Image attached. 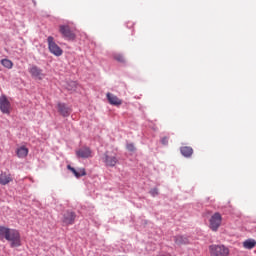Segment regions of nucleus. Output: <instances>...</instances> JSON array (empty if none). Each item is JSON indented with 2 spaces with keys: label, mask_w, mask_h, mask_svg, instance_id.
Wrapping results in <instances>:
<instances>
[{
  "label": "nucleus",
  "mask_w": 256,
  "mask_h": 256,
  "mask_svg": "<svg viewBox=\"0 0 256 256\" xmlns=\"http://www.w3.org/2000/svg\"><path fill=\"white\" fill-rule=\"evenodd\" d=\"M6 241H9L10 247H21V234L16 229H10Z\"/></svg>",
  "instance_id": "f257e3e1"
},
{
  "label": "nucleus",
  "mask_w": 256,
  "mask_h": 256,
  "mask_svg": "<svg viewBox=\"0 0 256 256\" xmlns=\"http://www.w3.org/2000/svg\"><path fill=\"white\" fill-rule=\"evenodd\" d=\"M59 33H61L62 37L67 39V41H75V39H77L75 32L67 24L59 26Z\"/></svg>",
  "instance_id": "f03ea898"
},
{
  "label": "nucleus",
  "mask_w": 256,
  "mask_h": 256,
  "mask_svg": "<svg viewBox=\"0 0 256 256\" xmlns=\"http://www.w3.org/2000/svg\"><path fill=\"white\" fill-rule=\"evenodd\" d=\"M47 43H48V49L52 55H55V57H61L63 55V49L57 45L55 42V38L53 36H49L47 38Z\"/></svg>",
  "instance_id": "7ed1b4c3"
},
{
  "label": "nucleus",
  "mask_w": 256,
  "mask_h": 256,
  "mask_svg": "<svg viewBox=\"0 0 256 256\" xmlns=\"http://www.w3.org/2000/svg\"><path fill=\"white\" fill-rule=\"evenodd\" d=\"M210 256H229V248L224 245H210Z\"/></svg>",
  "instance_id": "20e7f679"
},
{
  "label": "nucleus",
  "mask_w": 256,
  "mask_h": 256,
  "mask_svg": "<svg viewBox=\"0 0 256 256\" xmlns=\"http://www.w3.org/2000/svg\"><path fill=\"white\" fill-rule=\"evenodd\" d=\"M12 109L13 108L11 107V102L9 101V99H7V96L5 95L0 96L1 113H3L4 115H11Z\"/></svg>",
  "instance_id": "39448f33"
},
{
  "label": "nucleus",
  "mask_w": 256,
  "mask_h": 256,
  "mask_svg": "<svg viewBox=\"0 0 256 256\" xmlns=\"http://www.w3.org/2000/svg\"><path fill=\"white\" fill-rule=\"evenodd\" d=\"M223 221V217L219 212L214 213L210 218V229L212 231H218L219 227H221V222Z\"/></svg>",
  "instance_id": "423d86ee"
},
{
  "label": "nucleus",
  "mask_w": 256,
  "mask_h": 256,
  "mask_svg": "<svg viewBox=\"0 0 256 256\" xmlns=\"http://www.w3.org/2000/svg\"><path fill=\"white\" fill-rule=\"evenodd\" d=\"M75 219H77V214L73 211H66L63 214L62 223L64 225H73L75 223Z\"/></svg>",
  "instance_id": "0eeeda50"
},
{
  "label": "nucleus",
  "mask_w": 256,
  "mask_h": 256,
  "mask_svg": "<svg viewBox=\"0 0 256 256\" xmlns=\"http://www.w3.org/2000/svg\"><path fill=\"white\" fill-rule=\"evenodd\" d=\"M106 167H115L117 163H119V160L117 159V155H111L109 152H106L104 154V159H103Z\"/></svg>",
  "instance_id": "6e6552de"
},
{
  "label": "nucleus",
  "mask_w": 256,
  "mask_h": 256,
  "mask_svg": "<svg viewBox=\"0 0 256 256\" xmlns=\"http://www.w3.org/2000/svg\"><path fill=\"white\" fill-rule=\"evenodd\" d=\"M29 73L31 77H33L34 79H39V81H41L43 77H45V74H43V70L35 65L29 69Z\"/></svg>",
  "instance_id": "1a4fd4ad"
},
{
  "label": "nucleus",
  "mask_w": 256,
  "mask_h": 256,
  "mask_svg": "<svg viewBox=\"0 0 256 256\" xmlns=\"http://www.w3.org/2000/svg\"><path fill=\"white\" fill-rule=\"evenodd\" d=\"M92 153L89 147H83L76 151V155L80 159H89V157H93Z\"/></svg>",
  "instance_id": "9d476101"
},
{
  "label": "nucleus",
  "mask_w": 256,
  "mask_h": 256,
  "mask_svg": "<svg viewBox=\"0 0 256 256\" xmlns=\"http://www.w3.org/2000/svg\"><path fill=\"white\" fill-rule=\"evenodd\" d=\"M106 97H107L109 104L114 105V107H119V106L123 105V100L119 99V97H117L115 94L108 92L106 94Z\"/></svg>",
  "instance_id": "9b49d317"
},
{
  "label": "nucleus",
  "mask_w": 256,
  "mask_h": 256,
  "mask_svg": "<svg viewBox=\"0 0 256 256\" xmlns=\"http://www.w3.org/2000/svg\"><path fill=\"white\" fill-rule=\"evenodd\" d=\"M57 110L62 117H69L71 115V108L67 104L59 102L57 104Z\"/></svg>",
  "instance_id": "f8f14e48"
},
{
  "label": "nucleus",
  "mask_w": 256,
  "mask_h": 256,
  "mask_svg": "<svg viewBox=\"0 0 256 256\" xmlns=\"http://www.w3.org/2000/svg\"><path fill=\"white\" fill-rule=\"evenodd\" d=\"M9 183H13V175L7 172L0 173V185H9Z\"/></svg>",
  "instance_id": "ddd939ff"
},
{
  "label": "nucleus",
  "mask_w": 256,
  "mask_h": 256,
  "mask_svg": "<svg viewBox=\"0 0 256 256\" xmlns=\"http://www.w3.org/2000/svg\"><path fill=\"white\" fill-rule=\"evenodd\" d=\"M67 169H69V171H71L77 179H79V177H85V175H87V171L85 170V168H78V170H76L75 168L71 167V165H68Z\"/></svg>",
  "instance_id": "4468645a"
},
{
  "label": "nucleus",
  "mask_w": 256,
  "mask_h": 256,
  "mask_svg": "<svg viewBox=\"0 0 256 256\" xmlns=\"http://www.w3.org/2000/svg\"><path fill=\"white\" fill-rule=\"evenodd\" d=\"M16 154H17V157H19V159H25V157H27V155H29V148H27L25 146H21V147L17 148Z\"/></svg>",
  "instance_id": "2eb2a0df"
},
{
  "label": "nucleus",
  "mask_w": 256,
  "mask_h": 256,
  "mask_svg": "<svg viewBox=\"0 0 256 256\" xmlns=\"http://www.w3.org/2000/svg\"><path fill=\"white\" fill-rule=\"evenodd\" d=\"M242 245H243L244 249H248V250L255 249L256 240L249 238V239L245 240Z\"/></svg>",
  "instance_id": "dca6fc26"
},
{
  "label": "nucleus",
  "mask_w": 256,
  "mask_h": 256,
  "mask_svg": "<svg viewBox=\"0 0 256 256\" xmlns=\"http://www.w3.org/2000/svg\"><path fill=\"white\" fill-rule=\"evenodd\" d=\"M180 152L183 157H191V155H193V148L190 146H183L180 148Z\"/></svg>",
  "instance_id": "f3484780"
},
{
  "label": "nucleus",
  "mask_w": 256,
  "mask_h": 256,
  "mask_svg": "<svg viewBox=\"0 0 256 256\" xmlns=\"http://www.w3.org/2000/svg\"><path fill=\"white\" fill-rule=\"evenodd\" d=\"M174 242L176 245H187L189 243V238L183 236H175Z\"/></svg>",
  "instance_id": "a211bd4d"
},
{
  "label": "nucleus",
  "mask_w": 256,
  "mask_h": 256,
  "mask_svg": "<svg viewBox=\"0 0 256 256\" xmlns=\"http://www.w3.org/2000/svg\"><path fill=\"white\" fill-rule=\"evenodd\" d=\"M11 228L0 226V239H7L8 233Z\"/></svg>",
  "instance_id": "6ab92c4d"
},
{
  "label": "nucleus",
  "mask_w": 256,
  "mask_h": 256,
  "mask_svg": "<svg viewBox=\"0 0 256 256\" xmlns=\"http://www.w3.org/2000/svg\"><path fill=\"white\" fill-rule=\"evenodd\" d=\"M113 59L115 61H117L118 63H126V59H125V56L121 53H114L113 54Z\"/></svg>",
  "instance_id": "aec40b11"
},
{
  "label": "nucleus",
  "mask_w": 256,
  "mask_h": 256,
  "mask_svg": "<svg viewBox=\"0 0 256 256\" xmlns=\"http://www.w3.org/2000/svg\"><path fill=\"white\" fill-rule=\"evenodd\" d=\"M78 84L76 81H69L66 85L68 91H77Z\"/></svg>",
  "instance_id": "412c9836"
},
{
  "label": "nucleus",
  "mask_w": 256,
  "mask_h": 256,
  "mask_svg": "<svg viewBox=\"0 0 256 256\" xmlns=\"http://www.w3.org/2000/svg\"><path fill=\"white\" fill-rule=\"evenodd\" d=\"M1 65H3V67H6V69H13V62L9 59H2Z\"/></svg>",
  "instance_id": "4be33fe9"
},
{
  "label": "nucleus",
  "mask_w": 256,
  "mask_h": 256,
  "mask_svg": "<svg viewBox=\"0 0 256 256\" xmlns=\"http://www.w3.org/2000/svg\"><path fill=\"white\" fill-rule=\"evenodd\" d=\"M150 195L152 197H157V195H159V190L157 188H153L150 190Z\"/></svg>",
  "instance_id": "5701e85b"
},
{
  "label": "nucleus",
  "mask_w": 256,
  "mask_h": 256,
  "mask_svg": "<svg viewBox=\"0 0 256 256\" xmlns=\"http://www.w3.org/2000/svg\"><path fill=\"white\" fill-rule=\"evenodd\" d=\"M162 145H168L169 143V138L168 137H163L161 140Z\"/></svg>",
  "instance_id": "b1692460"
},
{
  "label": "nucleus",
  "mask_w": 256,
  "mask_h": 256,
  "mask_svg": "<svg viewBox=\"0 0 256 256\" xmlns=\"http://www.w3.org/2000/svg\"><path fill=\"white\" fill-rule=\"evenodd\" d=\"M128 151H135V145L133 144H127Z\"/></svg>",
  "instance_id": "393cba45"
}]
</instances>
